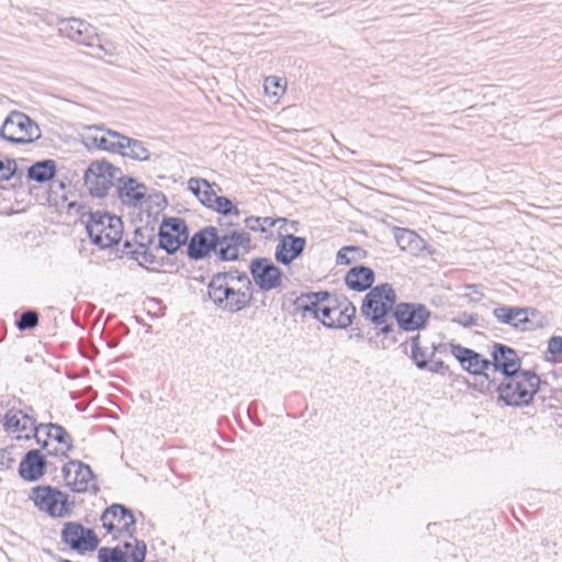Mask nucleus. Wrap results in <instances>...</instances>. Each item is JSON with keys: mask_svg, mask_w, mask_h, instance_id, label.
Returning a JSON list of instances; mask_svg holds the SVG:
<instances>
[{"mask_svg": "<svg viewBox=\"0 0 562 562\" xmlns=\"http://www.w3.org/2000/svg\"><path fill=\"white\" fill-rule=\"evenodd\" d=\"M367 250L358 246H345L337 254L338 265H350L351 262L362 260L367 257Z\"/></svg>", "mask_w": 562, "mask_h": 562, "instance_id": "31", "label": "nucleus"}, {"mask_svg": "<svg viewBox=\"0 0 562 562\" xmlns=\"http://www.w3.org/2000/svg\"><path fill=\"white\" fill-rule=\"evenodd\" d=\"M540 378L531 371L519 370L505 375L497 387L498 398L509 406H522L532 402L538 392Z\"/></svg>", "mask_w": 562, "mask_h": 562, "instance_id": "5", "label": "nucleus"}, {"mask_svg": "<svg viewBox=\"0 0 562 562\" xmlns=\"http://www.w3.org/2000/svg\"><path fill=\"white\" fill-rule=\"evenodd\" d=\"M277 223V220L272 218V217H256V216H250V217H247L245 220V225L248 229L250 231H254V232H267V226L268 227H273Z\"/></svg>", "mask_w": 562, "mask_h": 562, "instance_id": "34", "label": "nucleus"}, {"mask_svg": "<svg viewBox=\"0 0 562 562\" xmlns=\"http://www.w3.org/2000/svg\"><path fill=\"white\" fill-rule=\"evenodd\" d=\"M56 173V162L52 159H46L33 164L27 170V177L31 180L43 183L54 178Z\"/></svg>", "mask_w": 562, "mask_h": 562, "instance_id": "27", "label": "nucleus"}, {"mask_svg": "<svg viewBox=\"0 0 562 562\" xmlns=\"http://www.w3.org/2000/svg\"><path fill=\"white\" fill-rule=\"evenodd\" d=\"M42 429H46V439L41 440L38 434L35 436L42 448L49 456L66 457L72 449V440L67 430L63 426L53 423L43 425Z\"/></svg>", "mask_w": 562, "mask_h": 562, "instance_id": "15", "label": "nucleus"}, {"mask_svg": "<svg viewBox=\"0 0 562 562\" xmlns=\"http://www.w3.org/2000/svg\"><path fill=\"white\" fill-rule=\"evenodd\" d=\"M153 238H154L153 231H150L147 235H145V233L140 229L135 231L134 241H135L136 247H137V241H146L147 247H149V245L153 243Z\"/></svg>", "mask_w": 562, "mask_h": 562, "instance_id": "46", "label": "nucleus"}, {"mask_svg": "<svg viewBox=\"0 0 562 562\" xmlns=\"http://www.w3.org/2000/svg\"><path fill=\"white\" fill-rule=\"evenodd\" d=\"M120 133L101 127H89V133L85 137L86 145L99 149L116 153V143L121 140Z\"/></svg>", "mask_w": 562, "mask_h": 562, "instance_id": "22", "label": "nucleus"}, {"mask_svg": "<svg viewBox=\"0 0 562 562\" xmlns=\"http://www.w3.org/2000/svg\"><path fill=\"white\" fill-rule=\"evenodd\" d=\"M0 137L12 144H31L41 137V130L29 115L13 111L3 122Z\"/></svg>", "mask_w": 562, "mask_h": 562, "instance_id": "7", "label": "nucleus"}, {"mask_svg": "<svg viewBox=\"0 0 562 562\" xmlns=\"http://www.w3.org/2000/svg\"><path fill=\"white\" fill-rule=\"evenodd\" d=\"M493 316L498 323L509 325L515 329H525L524 325L530 322L528 310L518 306H497L493 310Z\"/></svg>", "mask_w": 562, "mask_h": 562, "instance_id": "24", "label": "nucleus"}, {"mask_svg": "<svg viewBox=\"0 0 562 562\" xmlns=\"http://www.w3.org/2000/svg\"><path fill=\"white\" fill-rule=\"evenodd\" d=\"M46 469V461L38 450H30L19 465L21 477L26 481H37Z\"/></svg>", "mask_w": 562, "mask_h": 562, "instance_id": "23", "label": "nucleus"}, {"mask_svg": "<svg viewBox=\"0 0 562 562\" xmlns=\"http://www.w3.org/2000/svg\"><path fill=\"white\" fill-rule=\"evenodd\" d=\"M548 350L551 353H560L562 355V337L553 336L549 339Z\"/></svg>", "mask_w": 562, "mask_h": 562, "instance_id": "44", "label": "nucleus"}, {"mask_svg": "<svg viewBox=\"0 0 562 562\" xmlns=\"http://www.w3.org/2000/svg\"><path fill=\"white\" fill-rule=\"evenodd\" d=\"M305 247L306 239L304 237L294 236V234H280L274 258L279 263L289 266L303 254Z\"/></svg>", "mask_w": 562, "mask_h": 562, "instance_id": "19", "label": "nucleus"}, {"mask_svg": "<svg viewBox=\"0 0 562 562\" xmlns=\"http://www.w3.org/2000/svg\"><path fill=\"white\" fill-rule=\"evenodd\" d=\"M250 248L251 238L247 232L233 231L218 235L215 227L207 226L192 236L188 255L191 259L199 260L214 250L221 260L233 261L247 254Z\"/></svg>", "mask_w": 562, "mask_h": 562, "instance_id": "1", "label": "nucleus"}, {"mask_svg": "<svg viewBox=\"0 0 562 562\" xmlns=\"http://www.w3.org/2000/svg\"><path fill=\"white\" fill-rule=\"evenodd\" d=\"M99 562H128L125 559V554L123 550L119 547L110 549V548H101L98 553Z\"/></svg>", "mask_w": 562, "mask_h": 562, "instance_id": "36", "label": "nucleus"}, {"mask_svg": "<svg viewBox=\"0 0 562 562\" xmlns=\"http://www.w3.org/2000/svg\"><path fill=\"white\" fill-rule=\"evenodd\" d=\"M214 198H216V194H215L214 190L212 189L211 183L209 182V189L202 188V190H201L200 201L202 204L210 207L213 203Z\"/></svg>", "mask_w": 562, "mask_h": 562, "instance_id": "42", "label": "nucleus"}, {"mask_svg": "<svg viewBox=\"0 0 562 562\" xmlns=\"http://www.w3.org/2000/svg\"><path fill=\"white\" fill-rule=\"evenodd\" d=\"M396 293L391 284H379L366 295L361 312L371 322L380 326L379 333L385 337H391L392 342L396 341L393 333L395 328L392 324L386 323V317L390 311L395 307Z\"/></svg>", "mask_w": 562, "mask_h": 562, "instance_id": "3", "label": "nucleus"}, {"mask_svg": "<svg viewBox=\"0 0 562 562\" xmlns=\"http://www.w3.org/2000/svg\"><path fill=\"white\" fill-rule=\"evenodd\" d=\"M86 228L91 241L104 249L119 244L123 234V222L121 217L108 212H90Z\"/></svg>", "mask_w": 562, "mask_h": 562, "instance_id": "6", "label": "nucleus"}, {"mask_svg": "<svg viewBox=\"0 0 562 562\" xmlns=\"http://www.w3.org/2000/svg\"><path fill=\"white\" fill-rule=\"evenodd\" d=\"M146 187L130 177L122 175L117 179L116 192L122 203L126 205H137L146 195Z\"/></svg>", "mask_w": 562, "mask_h": 562, "instance_id": "21", "label": "nucleus"}, {"mask_svg": "<svg viewBox=\"0 0 562 562\" xmlns=\"http://www.w3.org/2000/svg\"><path fill=\"white\" fill-rule=\"evenodd\" d=\"M38 324V314L35 311H25L16 322L19 329H32Z\"/></svg>", "mask_w": 562, "mask_h": 562, "instance_id": "38", "label": "nucleus"}, {"mask_svg": "<svg viewBox=\"0 0 562 562\" xmlns=\"http://www.w3.org/2000/svg\"><path fill=\"white\" fill-rule=\"evenodd\" d=\"M159 247L165 249L168 254L176 252L181 244L187 239L183 234H173L168 232V223H162L158 234Z\"/></svg>", "mask_w": 562, "mask_h": 562, "instance_id": "28", "label": "nucleus"}, {"mask_svg": "<svg viewBox=\"0 0 562 562\" xmlns=\"http://www.w3.org/2000/svg\"><path fill=\"white\" fill-rule=\"evenodd\" d=\"M430 315V311L419 303H398L393 310V317L398 328L405 331L424 328Z\"/></svg>", "mask_w": 562, "mask_h": 562, "instance_id": "13", "label": "nucleus"}, {"mask_svg": "<svg viewBox=\"0 0 562 562\" xmlns=\"http://www.w3.org/2000/svg\"><path fill=\"white\" fill-rule=\"evenodd\" d=\"M61 539L71 549L81 553L94 551L99 544V539L94 531L79 522L65 524L61 530Z\"/></svg>", "mask_w": 562, "mask_h": 562, "instance_id": "14", "label": "nucleus"}, {"mask_svg": "<svg viewBox=\"0 0 562 562\" xmlns=\"http://www.w3.org/2000/svg\"><path fill=\"white\" fill-rule=\"evenodd\" d=\"M463 327L470 328L477 325V317L474 314L463 313L456 319Z\"/></svg>", "mask_w": 562, "mask_h": 562, "instance_id": "43", "label": "nucleus"}, {"mask_svg": "<svg viewBox=\"0 0 562 562\" xmlns=\"http://www.w3.org/2000/svg\"><path fill=\"white\" fill-rule=\"evenodd\" d=\"M164 223H168V232L173 234H183V236H187V227L183 221L179 218H170L164 221Z\"/></svg>", "mask_w": 562, "mask_h": 562, "instance_id": "41", "label": "nucleus"}, {"mask_svg": "<svg viewBox=\"0 0 562 562\" xmlns=\"http://www.w3.org/2000/svg\"><path fill=\"white\" fill-rule=\"evenodd\" d=\"M395 238L402 249L411 248L412 244L418 240V236L413 231L406 228H398L395 233Z\"/></svg>", "mask_w": 562, "mask_h": 562, "instance_id": "37", "label": "nucleus"}, {"mask_svg": "<svg viewBox=\"0 0 562 562\" xmlns=\"http://www.w3.org/2000/svg\"><path fill=\"white\" fill-rule=\"evenodd\" d=\"M115 154L139 161H146L150 158V153L143 142L125 135H121V140H117Z\"/></svg>", "mask_w": 562, "mask_h": 562, "instance_id": "25", "label": "nucleus"}, {"mask_svg": "<svg viewBox=\"0 0 562 562\" xmlns=\"http://www.w3.org/2000/svg\"><path fill=\"white\" fill-rule=\"evenodd\" d=\"M345 282L351 290L359 292L366 291L370 289L374 282V272L369 267H353L346 273Z\"/></svg>", "mask_w": 562, "mask_h": 562, "instance_id": "26", "label": "nucleus"}, {"mask_svg": "<svg viewBox=\"0 0 562 562\" xmlns=\"http://www.w3.org/2000/svg\"><path fill=\"white\" fill-rule=\"evenodd\" d=\"M213 303L227 312L245 308L251 301V281L245 273L228 271L212 277L207 285Z\"/></svg>", "mask_w": 562, "mask_h": 562, "instance_id": "2", "label": "nucleus"}, {"mask_svg": "<svg viewBox=\"0 0 562 562\" xmlns=\"http://www.w3.org/2000/svg\"><path fill=\"white\" fill-rule=\"evenodd\" d=\"M317 297L316 302H311L312 306H305V310L313 311L315 316L327 327L346 328L355 317L356 307L345 296H330L327 292L313 293Z\"/></svg>", "mask_w": 562, "mask_h": 562, "instance_id": "4", "label": "nucleus"}, {"mask_svg": "<svg viewBox=\"0 0 562 562\" xmlns=\"http://www.w3.org/2000/svg\"><path fill=\"white\" fill-rule=\"evenodd\" d=\"M451 353L460 362L461 367L471 374H484L488 378L491 361L472 349L451 344Z\"/></svg>", "mask_w": 562, "mask_h": 562, "instance_id": "18", "label": "nucleus"}, {"mask_svg": "<svg viewBox=\"0 0 562 562\" xmlns=\"http://www.w3.org/2000/svg\"><path fill=\"white\" fill-rule=\"evenodd\" d=\"M126 255L131 259L136 260L139 266H144L146 263H154L156 260L155 255L149 251V247H147L146 241H137V247L127 250Z\"/></svg>", "mask_w": 562, "mask_h": 562, "instance_id": "32", "label": "nucleus"}, {"mask_svg": "<svg viewBox=\"0 0 562 562\" xmlns=\"http://www.w3.org/2000/svg\"><path fill=\"white\" fill-rule=\"evenodd\" d=\"M66 483L76 492H86L94 486V476L89 465L80 461H70L63 467Z\"/></svg>", "mask_w": 562, "mask_h": 562, "instance_id": "17", "label": "nucleus"}, {"mask_svg": "<svg viewBox=\"0 0 562 562\" xmlns=\"http://www.w3.org/2000/svg\"><path fill=\"white\" fill-rule=\"evenodd\" d=\"M123 552L128 562H144L147 553V546L134 535L123 544Z\"/></svg>", "mask_w": 562, "mask_h": 562, "instance_id": "29", "label": "nucleus"}, {"mask_svg": "<svg viewBox=\"0 0 562 562\" xmlns=\"http://www.w3.org/2000/svg\"><path fill=\"white\" fill-rule=\"evenodd\" d=\"M132 247H133V244H132L131 241L126 240V241L124 243V248H125V249H130V248H132Z\"/></svg>", "mask_w": 562, "mask_h": 562, "instance_id": "48", "label": "nucleus"}, {"mask_svg": "<svg viewBox=\"0 0 562 562\" xmlns=\"http://www.w3.org/2000/svg\"><path fill=\"white\" fill-rule=\"evenodd\" d=\"M102 526L115 539L121 537L133 538L135 533V517L133 513L121 504L108 507L101 516Z\"/></svg>", "mask_w": 562, "mask_h": 562, "instance_id": "9", "label": "nucleus"}, {"mask_svg": "<svg viewBox=\"0 0 562 562\" xmlns=\"http://www.w3.org/2000/svg\"><path fill=\"white\" fill-rule=\"evenodd\" d=\"M122 171L120 168L114 167L112 164L102 160L93 161L90 164L85 172V183L89 189L91 195L103 198L108 191L113 187Z\"/></svg>", "mask_w": 562, "mask_h": 562, "instance_id": "8", "label": "nucleus"}, {"mask_svg": "<svg viewBox=\"0 0 562 562\" xmlns=\"http://www.w3.org/2000/svg\"><path fill=\"white\" fill-rule=\"evenodd\" d=\"M58 31L71 41L91 48L103 50L95 29L85 20L77 18L61 19L58 22Z\"/></svg>", "mask_w": 562, "mask_h": 562, "instance_id": "10", "label": "nucleus"}, {"mask_svg": "<svg viewBox=\"0 0 562 562\" xmlns=\"http://www.w3.org/2000/svg\"><path fill=\"white\" fill-rule=\"evenodd\" d=\"M277 222H283L284 223V232L285 234H293L299 231L300 223L297 221H289L283 217L277 218Z\"/></svg>", "mask_w": 562, "mask_h": 562, "instance_id": "45", "label": "nucleus"}, {"mask_svg": "<svg viewBox=\"0 0 562 562\" xmlns=\"http://www.w3.org/2000/svg\"><path fill=\"white\" fill-rule=\"evenodd\" d=\"M263 88L267 95L278 100L285 93L286 80L277 76H270L266 78Z\"/></svg>", "mask_w": 562, "mask_h": 562, "instance_id": "33", "label": "nucleus"}, {"mask_svg": "<svg viewBox=\"0 0 562 562\" xmlns=\"http://www.w3.org/2000/svg\"><path fill=\"white\" fill-rule=\"evenodd\" d=\"M210 207L223 215L239 214L238 209L234 206L233 202L226 196L216 195V198L213 199V203Z\"/></svg>", "mask_w": 562, "mask_h": 562, "instance_id": "35", "label": "nucleus"}, {"mask_svg": "<svg viewBox=\"0 0 562 562\" xmlns=\"http://www.w3.org/2000/svg\"><path fill=\"white\" fill-rule=\"evenodd\" d=\"M16 170L13 159H0V180H9Z\"/></svg>", "mask_w": 562, "mask_h": 562, "instance_id": "39", "label": "nucleus"}, {"mask_svg": "<svg viewBox=\"0 0 562 562\" xmlns=\"http://www.w3.org/2000/svg\"><path fill=\"white\" fill-rule=\"evenodd\" d=\"M491 370L501 371L504 376L520 370V359L513 348L495 344L492 352Z\"/></svg>", "mask_w": 562, "mask_h": 562, "instance_id": "20", "label": "nucleus"}, {"mask_svg": "<svg viewBox=\"0 0 562 562\" xmlns=\"http://www.w3.org/2000/svg\"><path fill=\"white\" fill-rule=\"evenodd\" d=\"M249 271L254 283L263 292L277 290L282 285L283 273L269 258L251 259Z\"/></svg>", "mask_w": 562, "mask_h": 562, "instance_id": "11", "label": "nucleus"}, {"mask_svg": "<svg viewBox=\"0 0 562 562\" xmlns=\"http://www.w3.org/2000/svg\"><path fill=\"white\" fill-rule=\"evenodd\" d=\"M31 498L40 510L52 517H64L69 512L66 494L50 486L33 487Z\"/></svg>", "mask_w": 562, "mask_h": 562, "instance_id": "12", "label": "nucleus"}, {"mask_svg": "<svg viewBox=\"0 0 562 562\" xmlns=\"http://www.w3.org/2000/svg\"><path fill=\"white\" fill-rule=\"evenodd\" d=\"M426 369L429 370L430 372H435V373H445L448 368L445 364V362L441 360H437V361L430 360L428 362V368H426Z\"/></svg>", "mask_w": 562, "mask_h": 562, "instance_id": "47", "label": "nucleus"}, {"mask_svg": "<svg viewBox=\"0 0 562 562\" xmlns=\"http://www.w3.org/2000/svg\"><path fill=\"white\" fill-rule=\"evenodd\" d=\"M437 350L438 347L436 345L431 346V351H428L427 348H422L419 346V335L412 339V359L416 367L420 370L428 368V362L431 360Z\"/></svg>", "mask_w": 562, "mask_h": 562, "instance_id": "30", "label": "nucleus"}, {"mask_svg": "<svg viewBox=\"0 0 562 562\" xmlns=\"http://www.w3.org/2000/svg\"><path fill=\"white\" fill-rule=\"evenodd\" d=\"M4 430L18 439H29L31 434H40L43 425L36 426L35 419L20 409H10L4 415Z\"/></svg>", "mask_w": 562, "mask_h": 562, "instance_id": "16", "label": "nucleus"}, {"mask_svg": "<svg viewBox=\"0 0 562 562\" xmlns=\"http://www.w3.org/2000/svg\"><path fill=\"white\" fill-rule=\"evenodd\" d=\"M189 189L200 200L202 188L209 189V181L201 178H191L188 182Z\"/></svg>", "mask_w": 562, "mask_h": 562, "instance_id": "40", "label": "nucleus"}]
</instances>
